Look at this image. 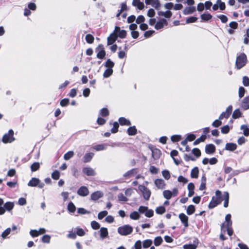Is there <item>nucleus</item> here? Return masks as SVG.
I'll return each instance as SVG.
<instances>
[{
    "instance_id": "1",
    "label": "nucleus",
    "mask_w": 249,
    "mask_h": 249,
    "mask_svg": "<svg viewBox=\"0 0 249 249\" xmlns=\"http://www.w3.org/2000/svg\"><path fill=\"white\" fill-rule=\"evenodd\" d=\"M247 57L246 54L244 53H240L237 56L235 66L237 69L239 70L244 67L247 63Z\"/></svg>"
},
{
    "instance_id": "2",
    "label": "nucleus",
    "mask_w": 249,
    "mask_h": 249,
    "mask_svg": "<svg viewBox=\"0 0 249 249\" xmlns=\"http://www.w3.org/2000/svg\"><path fill=\"white\" fill-rule=\"evenodd\" d=\"M133 231V227L129 225H125L118 228V233L124 236L131 234Z\"/></svg>"
},
{
    "instance_id": "3",
    "label": "nucleus",
    "mask_w": 249,
    "mask_h": 249,
    "mask_svg": "<svg viewBox=\"0 0 249 249\" xmlns=\"http://www.w3.org/2000/svg\"><path fill=\"white\" fill-rule=\"evenodd\" d=\"M14 131L10 129L8 133L5 134L2 139V141L4 143H11L15 140L14 137Z\"/></svg>"
},
{
    "instance_id": "4",
    "label": "nucleus",
    "mask_w": 249,
    "mask_h": 249,
    "mask_svg": "<svg viewBox=\"0 0 249 249\" xmlns=\"http://www.w3.org/2000/svg\"><path fill=\"white\" fill-rule=\"evenodd\" d=\"M95 52L97 53L96 56L98 58L103 59L105 58L106 53L103 44H99L95 48Z\"/></svg>"
},
{
    "instance_id": "5",
    "label": "nucleus",
    "mask_w": 249,
    "mask_h": 249,
    "mask_svg": "<svg viewBox=\"0 0 249 249\" xmlns=\"http://www.w3.org/2000/svg\"><path fill=\"white\" fill-rule=\"evenodd\" d=\"M138 189L142 193L144 199L146 200H149L151 196L150 190L142 185H140L138 186Z\"/></svg>"
},
{
    "instance_id": "6",
    "label": "nucleus",
    "mask_w": 249,
    "mask_h": 249,
    "mask_svg": "<svg viewBox=\"0 0 249 249\" xmlns=\"http://www.w3.org/2000/svg\"><path fill=\"white\" fill-rule=\"evenodd\" d=\"M28 186L30 187L37 186L39 188H42L44 186V184L43 182H40V180L38 178H32L28 182Z\"/></svg>"
},
{
    "instance_id": "7",
    "label": "nucleus",
    "mask_w": 249,
    "mask_h": 249,
    "mask_svg": "<svg viewBox=\"0 0 249 249\" xmlns=\"http://www.w3.org/2000/svg\"><path fill=\"white\" fill-rule=\"evenodd\" d=\"M231 214H227L225 216V222L221 225V230L223 233H225L226 231V230H224L225 227L232 226V222L231 220Z\"/></svg>"
},
{
    "instance_id": "8",
    "label": "nucleus",
    "mask_w": 249,
    "mask_h": 249,
    "mask_svg": "<svg viewBox=\"0 0 249 249\" xmlns=\"http://www.w3.org/2000/svg\"><path fill=\"white\" fill-rule=\"evenodd\" d=\"M113 32L115 33L117 36V38L119 37L121 38H124L126 36L127 33L124 30H121L119 26H116L115 27Z\"/></svg>"
},
{
    "instance_id": "9",
    "label": "nucleus",
    "mask_w": 249,
    "mask_h": 249,
    "mask_svg": "<svg viewBox=\"0 0 249 249\" xmlns=\"http://www.w3.org/2000/svg\"><path fill=\"white\" fill-rule=\"evenodd\" d=\"M77 194L81 196H87L89 194L88 188L86 186H81L77 190Z\"/></svg>"
},
{
    "instance_id": "10",
    "label": "nucleus",
    "mask_w": 249,
    "mask_h": 249,
    "mask_svg": "<svg viewBox=\"0 0 249 249\" xmlns=\"http://www.w3.org/2000/svg\"><path fill=\"white\" fill-rule=\"evenodd\" d=\"M178 217L184 227L187 228L189 226V218L184 213H181L179 214Z\"/></svg>"
},
{
    "instance_id": "11",
    "label": "nucleus",
    "mask_w": 249,
    "mask_h": 249,
    "mask_svg": "<svg viewBox=\"0 0 249 249\" xmlns=\"http://www.w3.org/2000/svg\"><path fill=\"white\" fill-rule=\"evenodd\" d=\"M216 150L215 146L213 144H208L205 146V151L207 154H213Z\"/></svg>"
},
{
    "instance_id": "12",
    "label": "nucleus",
    "mask_w": 249,
    "mask_h": 249,
    "mask_svg": "<svg viewBox=\"0 0 249 249\" xmlns=\"http://www.w3.org/2000/svg\"><path fill=\"white\" fill-rule=\"evenodd\" d=\"M83 173L88 176H94L96 175V172L91 167H84L82 169Z\"/></svg>"
},
{
    "instance_id": "13",
    "label": "nucleus",
    "mask_w": 249,
    "mask_h": 249,
    "mask_svg": "<svg viewBox=\"0 0 249 249\" xmlns=\"http://www.w3.org/2000/svg\"><path fill=\"white\" fill-rule=\"evenodd\" d=\"M222 193L220 190H216L215 191V196H213L212 198V200L217 203L219 205L221 203L222 199H221Z\"/></svg>"
},
{
    "instance_id": "14",
    "label": "nucleus",
    "mask_w": 249,
    "mask_h": 249,
    "mask_svg": "<svg viewBox=\"0 0 249 249\" xmlns=\"http://www.w3.org/2000/svg\"><path fill=\"white\" fill-rule=\"evenodd\" d=\"M117 36L113 32L110 34L107 38V45H111L113 44L117 39Z\"/></svg>"
},
{
    "instance_id": "15",
    "label": "nucleus",
    "mask_w": 249,
    "mask_h": 249,
    "mask_svg": "<svg viewBox=\"0 0 249 249\" xmlns=\"http://www.w3.org/2000/svg\"><path fill=\"white\" fill-rule=\"evenodd\" d=\"M155 185L159 189H163L165 186V181L161 178H157L154 181Z\"/></svg>"
},
{
    "instance_id": "16",
    "label": "nucleus",
    "mask_w": 249,
    "mask_h": 249,
    "mask_svg": "<svg viewBox=\"0 0 249 249\" xmlns=\"http://www.w3.org/2000/svg\"><path fill=\"white\" fill-rule=\"evenodd\" d=\"M164 24L167 25V22L166 19L162 18L156 23L155 28L156 30L160 29L163 27Z\"/></svg>"
},
{
    "instance_id": "17",
    "label": "nucleus",
    "mask_w": 249,
    "mask_h": 249,
    "mask_svg": "<svg viewBox=\"0 0 249 249\" xmlns=\"http://www.w3.org/2000/svg\"><path fill=\"white\" fill-rule=\"evenodd\" d=\"M118 121L121 125L129 126L131 124V122L129 120L123 117H120L118 119Z\"/></svg>"
},
{
    "instance_id": "18",
    "label": "nucleus",
    "mask_w": 249,
    "mask_h": 249,
    "mask_svg": "<svg viewBox=\"0 0 249 249\" xmlns=\"http://www.w3.org/2000/svg\"><path fill=\"white\" fill-rule=\"evenodd\" d=\"M241 107L244 110H247L249 109V95L243 99L241 105Z\"/></svg>"
},
{
    "instance_id": "19",
    "label": "nucleus",
    "mask_w": 249,
    "mask_h": 249,
    "mask_svg": "<svg viewBox=\"0 0 249 249\" xmlns=\"http://www.w3.org/2000/svg\"><path fill=\"white\" fill-rule=\"evenodd\" d=\"M94 153L90 152L86 153L83 158V161L84 163L90 162L93 158Z\"/></svg>"
},
{
    "instance_id": "20",
    "label": "nucleus",
    "mask_w": 249,
    "mask_h": 249,
    "mask_svg": "<svg viewBox=\"0 0 249 249\" xmlns=\"http://www.w3.org/2000/svg\"><path fill=\"white\" fill-rule=\"evenodd\" d=\"M99 232L100 237L102 239L107 238L108 235V232L107 228L102 227L100 228Z\"/></svg>"
},
{
    "instance_id": "21",
    "label": "nucleus",
    "mask_w": 249,
    "mask_h": 249,
    "mask_svg": "<svg viewBox=\"0 0 249 249\" xmlns=\"http://www.w3.org/2000/svg\"><path fill=\"white\" fill-rule=\"evenodd\" d=\"M178 152L176 150H173L170 152V156L173 158L174 162L176 165H178L181 162V160H179L175 158V156H178Z\"/></svg>"
},
{
    "instance_id": "22",
    "label": "nucleus",
    "mask_w": 249,
    "mask_h": 249,
    "mask_svg": "<svg viewBox=\"0 0 249 249\" xmlns=\"http://www.w3.org/2000/svg\"><path fill=\"white\" fill-rule=\"evenodd\" d=\"M103 196V194L100 191L95 192L91 194V199L93 200H97Z\"/></svg>"
},
{
    "instance_id": "23",
    "label": "nucleus",
    "mask_w": 249,
    "mask_h": 249,
    "mask_svg": "<svg viewBox=\"0 0 249 249\" xmlns=\"http://www.w3.org/2000/svg\"><path fill=\"white\" fill-rule=\"evenodd\" d=\"M127 133L129 136H134L137 133V129L135 126L128 127L127 129Z\"/></svg>"
},
{
    "instance_id": "24",
    "label": "nucleus",
    "mask_w": 249,
    "mask_h": 249,
    "mask_svg": "<svg viewBox=\"0 0 249 249\" xmlns=\"http://www.w3.org/2000/svg\"><path fill=\"white\" fill-rule=\"evenodd\" d=\"M132 4L134 6L137 7L139 10H142L144 8V3L140 1V0H133Z\"/></svg>"
},
{
    "instance_id": "25",
    "label": "nucleus",
    "mask_w": 249,
    "mask_h": 249,
    "mask_svg": "<svg viewBox=\"0 0 249 249\" xmlns=\"http://www.w3.org/2000/svg\"><path fill=\"white\" fill-rule=\"evenodd\" d=\"M237 148V145L235 143L230 142L227 143L225 146V149L229 151H233Z\"/></svg>"
},
{
    "instance_id": "26",
    "label": "nucleus",
    "mask_w": 249,
    "mask_h": 249,
    "mask_svg": "<svg viewBox=\"0 0 249 249\" xmlns=\"http://www.w3.org/2000/svg\"><path fill=\"white\" fill-rule=\"evenodd\" d=\"M199 169L197 167H195L192 169L191 172V177L192 178H197L198 177Z\"/></svg>"
},
{
    "instance_id": "27",
    "label": "nucleus",
    "mask_w": 249,
    "mask_h": 249,
    "mask_svg": "<svg viewBox=\"0 0 249 249\" xmlns=\"http://www.w3.org/2000/svg\"><path fill=\"white\" fill-rule=\"evenodd\" d=\"M207 139V136L205 135H202L199 138L196 139L193 142L194 145L198 144L201 142H204Z\"/></svg>"
},
{
    "instance_id": "28",
    "label": "nucleus",
    "mask_w": 249,
    "mask_h": 249,
    "mask_svg": "<svg viewBox=\"0 0 249 249\" xmlns=\"http://www.w3.org/2000/svg\"><path fill=\"white\" fill-rule=\"evenodd\" d=\"M109 115V112L108 109L106 107L102 108L99 112V115L103 117H108Z\"/></svg>"
},
{
    "instance_id": "29",
    "label": "nucleus",
    "mask_w": 249,
    "mask_h": 249,
    "mask_svg": "<svg viewBox=\"0 0 249 249\" xmlns=\"http://www.w3.org/2000/svg\"><path fill=\"white\" fill-rule=\"evenodd\" d=\"M224 207L225 208H227L228 207L229 205V193L227 192H225L224 193Z\"/></svg>"
},
{
    "instance_id": "30",
    "label": "nucleus",
    "mask_w": 249,
    "mask_h": 249,
    "mask_svg": "<svg viewBox=\"0 0 249 249\" xmlns=\"http://www.w3.org/2000/svg\"><path fill=\"white\" fill-rule=\"evenodd\" d=\"M14 207V204L13 202H7L4 204V208L5 209V210H7L8 211H11Z\"/></svg>"
},
{
    "instance_id": "31",
    "label": "nucleus",
    "mask_w": 249,
    "mask_h": 249,
    "mask_svg": "<svg viewBox=\"0 0 249 249\" xmlns=\"http://www.w3.org/2000/svg\"><path fill=\"white\" fill-rule=\"evenodd\" d=\"M161 152L158 149L152 150V156L154 159H158L160 158Z\"/></svg>"
},
{
    "instance_id": "32",
    "label": "nucleus",
    "mask_w": 249,
    "mask_h": 249,
    "mask_svg": "<svg viewBox=\"0 0 249 249\" xmlns=\"http://www.w3.org/2000/svg\"><path fill=\"white\" fill-rule=\"evenodd\" d=\"M242 113L239 109H236L233 112L232 117L234 119H238L242 116Z\"/></svg>"
},
{
    "instance_id": "33",
    "label": "nucleus",
    "mask_w": 249,
    "mask_h": 249,
    "mask_svg": "<svg viewBox=\"0 0 249 249\" xmlns=\"http://www.w3.org/2000/svg\"><path fill=\"white\" fill-rule=\"evenodd\" d=\"M163 195L165 198L168 200L172 197V192L170 190H166L163 192Z\"/></svg>"
},
{
    "instance_id": "34",
    "label": "nucleus",
    "mask_w": 249,
    "mask_h": 249,
    "mask_svg": "<svg viewBox=\"0 0 249 249\" xmlns=\"http://www.w3.org/2000/svg\"><path fill=\"white\" fill-rule=\"evenodd\" d=\"M104 66L107 69H112L113 67L114 66V63L111 61L110 59L108 58Z\"/></svg>"
},
{
    "instance_id": "35",
    "label": "nucleus",
    "mask_w": 249,
    "mask_h": 249,
    "mask_svg": "<svg viewBox=\"0 0 249 249\" xmlns=\"http://www.w3.org/2000/svg\"><path fill=\"white\" fill-rule=\"evenodd\" d=\"M85 39L88 43L92 44L94 42V37L92 35L89 34L86 36Z\"/></svg>"
},
{
    "instance_id": "36",
    "label": "nucleus",
    "mask_w": 249,
    "mask_h": 249,
    "mask_svg": "<svg viewBox=\"0 0 249 249\" xmlns=\"http://www.w3.org/2000/svg\"><path fill=\"white\" fill-rule=\"evenodd\" d=\"M195 207L193 205H190L187 207L186 212L188 215H191L195 213Z\"/></svg>"
},
{
    "instance_id": "37",
    "label": "nucleus",
    "mask_w": 249,
    "mask_h": 249,
    "mask_svg": "<svg viewBox=\"0 0 249 249\" xmlns=\"http://www.w3.org/2000/svg\"><path fill=\"white\" fill-rule=\"evenodd\" d=\"M40 168V164L38 162H34L31 165V170L32 172H36Z\"/></svg>"
},
{
    "instance_id": "38",
    "label": "nucleus",
    "mask_w": 249,
    "mask_h": 249,
    "mask_svg": "<svg viewBox=\"0 0 249 249\" xmlns=\"http://www.w3.org/2000/svg\"><path fill=\"white\" fill-rule=\"evenodd\" d=\"M75 230H76L75 232H76V235H78L79 236H83L86 234V232L84 231V230L81 228L77 227L75 229Z\"/></svg>"
},
{
    "instance_id": "39",
    "label": "nucleus",
    "mask_w": 249,
    "mask_h": 249,
    "mask_svg": "<svg viewBox=\"0 0 249 249\" xmlns=\"http://www.w3.org/2000/svg\"><path fill=\"white\" fill-rule=\"evenodd\" d=\"M130 217L133 220H138L140 218V215L138 212L134 211L130 214Z\"/></svg>"
},
{
    "instance_id": "40",
    "label": "nucleus",
    "mask_w": 249,
    "mask_h": 249,
    "mask_svg": "<svg viewBox=\"0 0 249 249\" xmlns=\"http://www.w3.org/2000/svg\"><path fill=\"white\" fill-rule=\"evenodd\" d=\"M212 18V16L210 13H204L201 15V18L204 21H208Z\"/></svg>"
},
{
    "instance_id": "41",
    "label": "nucleus",
    "mask_w": 249,
    "mask_h": 249,
    "mask_svg": "<svg viewBox=\"0 0 249 249\" xmlns=\"http://www.w3.org/2000/svg\"><path fill=\"white\" fill-rule=\"evenodd\" d=\"M113 71L111 69H107L104 73H103V76L105 78H107L109 77L110 75H111L113 73Z\"/></svg>"
},
{
    "instance_id": "42",
    "label": "nucleus",
    "mask_w": 249,
    "mask_h": 249,
    "mask_svg": "<svg viewBox=\"0 0 249 249\" xmlns=\"http://www.w3.org/2000/svg\"><path fill=\"white\" fill-rule=\"evenodd\" d=\"M68 210L70 213H74L76 210V208L74 204L72 202L69 203L68 205Z\"/></svg>"
},
{
    "instance_id": "43",
    "label": "nucleus",
    "mask_w": 249,
    "mask_h": 249,
    "mask_svg": "<svg viewBox=\"0 0 249 249\" xmlns=\"http://www.w3.org/2000/svg\"><path fill=\"white\" fill-rule=\"evenodd\" d=\"M155 211H156V213L157 214H162L165 212L166 210L164 206H161L157 207Z\"/></svg>"
},
{
    "instance_id": "44",
    "label": "nucleus",
    "mask_w": 249,
    "mask_h": 249,
    "mask_svg": "<svg viewBox=\"0 0 249 249\" xmlns=\"http://www.w3.org/2000/svg\"><path fill=\"white\" fill-rule=\"evenodd\" d=\"M119 127V124L117 122H115L113 124V127L111 129V131L112 133H116L118 131V128Z\"/></svg>"
},
{
    "instance_id": "45",
    "label": "nucleus",
    "mask_w": 249,
    "mask_h": 249,
    "mask_svg": "<svg viewBox=\"0 0 249 249\" xmlns=\"http://www.w3.org/2000/svg\"><path fill=\"white\" fill-rule=\"evenodd\" d=\"M159 15L164 16L166 18H170L171 17L172 15V13L170 11H167L165 12H160L159 13Z\"/></svg>"
},
{
    "instance_id": "46",
    "label": "nucleus",
    "mask_w": 249,
    "mask_h": 249,
    "mask_svg": "<svg viewBox=\"0 0 249 249\" xmlns=\"http://www.w3.org/2000/svg\"><path fill=\"white\" fill-rule=\"evenodd\" d=\"M241 129L243 131V134L245 136H248L249 135V128L248 126L245 124L241 125Z\"/></svg>"
},
{
    "instance_id": "47",
    "label": "nucleus",
    "mask_w": 249,
    "mask_h": 249,
    "mask_svg": "<svg viewBox=\"0 0 249 249\" xmlns=\"http://www.w3.org/2000/svg\"><path fill=\"white\" fill-rule=\"evenodd\" d=\"M192 152L196 158L199 157L201 155V151L198 148H193L192 150Z\"/></svg>"
},
{
    "instance_id": "48",
    "label": "nucleus",
    "mask_w": 249,
    "mask_h": 249,
    "mask_svg": "<svg viewBox=\"0 0 249 249\" xmlns=\"http://www.w3.org/2000/svg\"><path fill=\"white\" fill-rule=\"evenodd\" d=\"M196 11V8L195 7L192 6V7H189L186 8L184 9V14H190L193 13Z\"/></svg>"
},
{
    "instance_id": "49",
    "label": "nucleus",
    "mask_w": 249,
    "mask_h": 249,
    "mask_svg": "<svg viewBox=\"0 0 249 249\" xmlns=\"http://www.w3.org/2000/svg\"><path fill=\"white\" fill-rule=\"evenodd\" d=\"M74 155V152L72 151H70L67 152L64 155V159L65 160H69L72 158Z\"/></svg>"
},
{
    "instance_id": "50",
    "label": "nucleus",
    "mask_w": 249,
    "mask_h": 249,
    "mask_svg": "<svg viewBox=\"0 0 249 249\" xmlns=\"http://www.w3.org/2000/svg\"><path fill=\"white\" fill-rule=\"evenodd\" d=\"M136 173V169H132L127 172H126L124 175V177H130L132 176H133Z\"/></svg>"
},
{
    "instance_id": "51",
    "label": "nucleus",
    "mask_w": 249,
    "mask_h": 249,
    "mask_svg": "<svg viewBox=\"0 0 249 249\" xmlns=\"http://www.w3.org/2000/svg\"><path fill=\"white\" fill-rule=\"evenodd\" d=\"M162 242L163 240L160 236L156 237L154 241V245L156 246H160L162 243Z\"/></svg>"
},
{
    "instance_id": "52",
    "label": "nucleus",
    "mask_w": 249,
    "mask_h": 249,
    "mask_svg": "<svg viewBox=\"0 0 249 249\" xmlns=\"http://www.w3.org/2000/svg\"><path fill=\"white\" fill-rule=\"evenodd\" d=\"M152 241L150 239H147L143 242L142 246L144 248H147L151 246Z\"/></svg>"
},
{
    "instance_id": "53",
    "label": "nucleus",
    "mask_w": 249,
    "mask_h": 249,
    "mask_svg": "<svg viewBox=\"0 0 249 249\" xmlns=\"http://www.w3.org/2000/svg\"><path fill=\"white\" fill-rule=\"evenodd\" d=\"M51 240V236L49 235L46 234L42 236L41 241L44 243H49Z\"/></svg>"
},
{
    "instance_id": "54",
    "label": "nucleus",
    "mask_w": 249,
    "mask_h": 249,
    "mask_svg": "<svg viewBox=\"0 0 249 249\" xmlns=\"http://www.w3.org/2000/svg\"><path fill=\"white\" fill-rule=\"evenodd\" d=\"M181 139V137L179 135H174L171 137V140L174 142H178L180 141Z\"/></svg>"
},
{
    "instance_id": "55",
    "label": "nucleus",
    "mask_w": 249,
    "mask_h": 249,
    "mask_svg": "<svg viewBox=\"0 0 249 249\" xmlns=\"http://www.w3.org/2000/svg\"><path fill=\"white\" fill-rule=\"evenodd\" d=\"M60 177V173L57 170H55L52 174V178L54 180H58Z\"/></svg>"
},
{
    "instance_id": "56",
    "label": "nucleus",
    "mask_w": 249,
    "mask_h": 249,
    "mask_svg": "<svg viewBox=\"0 0 249 249\" xmlns=\"http://www.w3.org/2000/svg\"><path fill=\"white\" fill-rule=\"evenodd\" d=\"M162 175L166 180H168L171 177L169 171L166 170L162 171Z\"/></svg>"
},
{
    "instance_id": "57",
    "label": "nucleus",
    "mask_w": 249,
    "mask_h": 249,
    "mask_svg": "<svg viewBox=\"0 0 249 249\" xmlns=\"http://www.w3.org/2000/svg\"><path fill=\"white\" fill-rule=\"evenodd\" d=\"M184 159L186 161H189L190 160L195 161L196 160V159L192 156L191 155H188L187 154H185L184 155Z\"/></svg>"
},
{
    "instance_id": "58",
    "label": "nucleus",
    "mask_w": 249,
    "mask_h": 249,
    "mask_svg": "<svg viewBox=\"0 0 249 249\" xmlns=\"http://www.w3.org/2000/svg\"><path fill=\"white\" fill-rule=\"evenodd\" d=\"M216 3L218 5V8H219V9L221 10H224L225 9V8H226L225 3L224 2H222L221 1V0H217L216 1Z\"/></svg>"
},
{
    "instance_id": "59",
    "label": "nucleus",
    "mask_w": 249,
    "mask_h": 249,
    "mask_svg": "<svg viewBox=\"0 0 249 249\" xmlns=\"http://www.w3.org/2000/svg\"><path fill=\"white\" fill-rule=\"evenodd\" d=\"M230 127L228 125H224L221 128V131L223 134L228 133L230 131Z\"/></svg>"
},
{
    "instance_id": "60",
    "label": "nucleus",
    "mask_w": 249,
    "mask_h": 249,
    "mask_svg": "<svg viewBox=\"0 0 249 249\" xmlns=\"http://www.w3.org/2000/svg\"><path fill=\"white\" fill-rule=\"evenodd\" d=\"M91 226L94 230H98L100 228V225L98 222L96 221H92L91 222Z\"/></svg>"
},
{
    "instance_id": "61",
    "label": "nucleus",
    "mask_w": 249,
    "mask_h": 249,
    "mask_svg": "<svg viewBox=\"0 0 249 249\" xmlns=\"http://www.w3.org/2000/svg\"><path fill=\"white\" fill-rule=\"evenodd\" d=\"M144 215L146 217L150 218L153 216L154 211L152 209H148V208Z\"/></svg>"
},
{
    "instance_id": "62",
    "label": "nucleus",
    "mask_w": 249,
    "mask_h": 249,
    "mask_svg": "<svg viewBox=\"0 0 249 249\" xmlns=\"http://www.w3.org/2000/svg\"><path fill=\"white\" fill-rule=\"evenodd\" d=\"M106 123V120L102 117H99L97 119V123L100 125H103Z\"/></svg>"
},
{
    "instance_id": "63",
    "label": "nucleus",
    "mask_w": 249,
    "mask_h": 249,
    "mask_svg": "<svg viewBox=\"0 0 249 249\" xmlns=\"http://www.w3.org/2000/svg\"><path fill=\"white\" fill-rule=\"evenodd\" d=\"M197 246L195 244H185L183 246L184 249H196Z\"/></svg>"
},
{
    "instance_id": "64",
    "label": "nucleus",
    "mask_w": 249,
    "mask_h": 249,
    "mask_svg": "<svg viewBox=\"0 0 249 249\" xmlns=\"http://www.w3.org/2000/svg\"><path fill=\"white\" fill-rule=\"evenodd\" d=\"M243 84L246 87L249 86V78L248 76L243 77Z\"/></svg>"
}]
</instances>
